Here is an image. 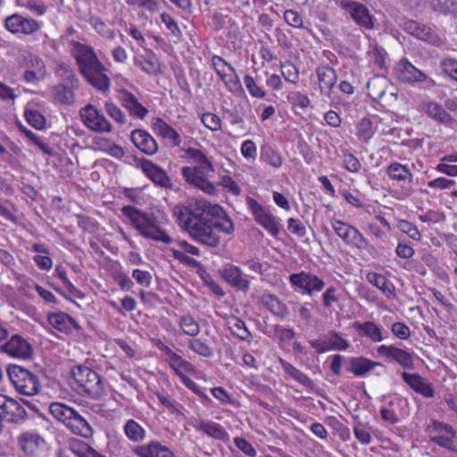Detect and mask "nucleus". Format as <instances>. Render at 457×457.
Returning a JSON list of instances; mask_svg holds the SVG:
<instances>
[{
	"mask_svg": "<svg viewBox=\"0 0 457 457\" xmlns=\"http://www.w3.org/2000/svg\"><path fill=\"white\" fill-rule=\"evenodd\" d=\"M172 214L180 228L193 240L210 247L220 245V232L226 235L234 232V224L225 211L220 205L204 199H195L186 205H176Z\"/></svg>",
	"mask_w": 457,
	"mask_h": 457,
	"instance_id": "f257e3e1",
	"label": "nucleus"
},
{
	"mask_svg": "<svg viewBox=\"0 0 457 457\" xmlns=\"http://www.w3.org/2000/svg\"><path fill=\"white\" fill-rule=\"evenodd\" d=\"M71 54L79 67L80 74L94 87L105 91L110 87V79L105 66L100 62L94 49L87 45L72 41Z\"/></svg>",
	"mask_w": 457,
	"mask_h": 457,
	"instance_id": "f03ea898",
	"label": "nucleus"
},
{
	"mask_svg": "<svg viewBox=\"0 0 457 457\" xmlns=\"http://www.w3.org/2000/svg\"><path fill=\"white\" fill-rule=\"evenodd\" d=\"M185 152L195 165L193 167H183L181 170L183 178L188 184L198 187L207 194L213 195L216 188L208 179L214 170L212 162L199 149L189 147Z\"/></svg>",
	"mask_w": 457,
	"mask_h": 457,
	"instance_id": "7ed1b4c3",
	"label": "nucleus"
},
{
	"mask_svg": "<svg viewBox=\"0 0 457 457\" xmlns=\"http://www.w3.org/2000/svg\"><path fill=\"white\" fill-rule=\"evenodd\" d=\"M121 212L144 237L166 245L173 241L172 237L160 227L159 221L153 214L143 212L131 205L123 206Z\"/></svg>",
	"mask_w": 457,
	"mask_h": 457,
	"instance_id": "20e7f679",
	"label": "nucleus"
},
{
	"mask_svg": "<svg viewBox=\"0 0 457 457\" xmlns=\"http://www.w3.org/2000/svg\"><path fill=\"white\" fill-rule=\"evenodd\" d=\"M51 415L61 422L71 434L89 439L94 436V428L88 420L75 408L62 403H52L49 405Z\"/></svg>",
	"mask_w": 457,
	"mask_h": 457,
	"instance_id": "39448f33",
	"label": "nucleus"
},
{
	"mask_svg": "<svg viewBox=\"0 0 457 457\" xmlns=\"http://www.w3.org/2000/svg\"><path fill=\"white\" fill-rule=\"evenodd\" d=\"M77 391L92 399H98L104 394V382L97 372L87 366L78 365L71 370Z\"/></svg>",
	"mask_w": 457,
	"mask_h": 457,
	"instance_id": "423d86ee",
	"label": "nucleus"
},
{
	"mask_svg": "<svg viewBox=\"0 0 457 457\" xmlns=\"http://www.w3.org/2000/svg\"><path fill=\"white\" fill-rule=\"evenodd\" d=\"M7 375L19 394L33 396L40 392L41 383L38 377L29 370L19 365H10Z\"/></svg>",
	"mask_w": 457,
	"mask_h": 457,
	"instance_id": "0eeeda50",
	"label": "nucleus"
},
{
	"mask_svg": "<svg viewBox=\"0 0 457 457\" xmlns=\"http://www.w3.org/2000/svg\"><path fill=\"white\" fill-rule=\"evenodd\" d=\"M369 96L384 105H392L397 100V92L389 80L383 76L370 79L367 84Z\"/></svg>",
	"mask_w": 457,
	"mask_h": 457,
	"instance_id": "6e6552de",
	"label": "nucleus"
},
{
	"mask_svg": "<svg viewBox=\"0 0 457 457\" xmlns=\"http://www.w3.org/2000/svg\"><path fill=\"white\" fill-rule=\"evenodd\" d=\"M426 432L429 434L431 442L451 452L457 453V449L453 445L456 432L452 426L434 420L426 428Z\"/></svg>",
	"mask_w": 457,
	"mask_h": 457,
	"instance_id": "1a4fd4ad",
	"label": "nucleus"
},
{
	"mask_svg": "<svg viewBox=\"0 0 457 457\" xmlns=\"http://www.w3.org/2000/svg\"><path fill=\"white\" fill-rule=\"evenodd\" d=\"M331 227L337 237H340L346 245L360 250H365L368 248V240L354 226L335 219L331 220Z\"/></svg>",
	"mask_w": 457,
	"mask_h": 457,
	"instance_id": "9d476101",
	"label": "nucleus"
},
{
	"mask_svg": "<svg viewBox=\"0 0 457 457\" xmlns=\"http://www.w3.org/2000/svg\"><path fill=\"white\" fill-rule=\"evenodd\" d=\"M246 206L253 216L254 220L266 229L272 237L279 234L276 218L264 206L253 197L246 198Z\"/></svg>",
	"mask_w": 457,
	"mask_h": 457,
	"instance_id": "9b49d317",
	"label": "nucleus"
},
{
	"mask_svg": "<svg viewBox=\"0 0 457 457\" xmlns=\"http://www.w3.org/2000/svg\"><path fill=\"white\" fill-rule=\"evenodd\" d=\"M79 116L83 124L96 133H108L112 129V124L103 113L92 104H87L79 110Z\"/></svg>",
	"mask_w": 457,
	"mask_h": 457,
	"instance_id": "f8f14e48",
	"label": "nucleus"
},
{
	"mask_svg": "<svg viewBox=\"0 0 457 457\" xmlns=\"http://www.w3.org/2000/svg\"><path fill=\"white\" fill-rule=\"evenodd\" d=\"M212 62L215 71L228 90L234 94L241 93L243 88L236 70L220 56H213Z\"/></svg>",
	"mask_w": 457,
	"mask_h": 457,
	"instance_id": "ddd939ff",
	"label": "nucleus"
},
{
	"mask_svg": "<svg viewBox=\"0 0 457 457\" xmlns=\"http://www.w3.org/2000/svg\"><path fill=\"white\" fill-rule=\"evenodd\" d=\"M18 445L25 457H44L46 440L38 433H21L18 437Z\"/></svg>",
	"mask_w": 457,
	"mask_h": 457,
	"instance_id": "4468645a",
	"label": "nucleus"
},
{
	"mask_svg": "<svg viewBox=\"0 0 457 457\" xmlns=\"http://www.w3.org/2000/svg\"><path fill=\"white\" fill-rule=\"evenodd\" d=\"M309 343L317 353H324L328 351H344L350 346V343L336 331H330L323 337L311 340Z\"/></svg>",
	"mask_w": 457,
	"mask_h": 457,
	"instance_id": "2eb2a0df",
	"label": "nucleus"
},
{
	"mask_svg": "<svg viewBox=\"0 0 457 457\" xmlns=\"http://www.w3.org/2000/svg\"><path fill=\"white\" fill-rule=\"evenodd\" d=\"M6 29L12 34L32 35L41 28L38 21L31 18L23 17L18 13L5 18Z\"/></svg>",
	"mask_w": 457,
	"mask_h": 457,
	"instance_id": "dca6fc26",
	"label": "nucleus"
},
{
	"mask_svg": "<svg viewBox=\"0 0 457 457\" xmlns=\"http://www.w3.org/2000/svg\"><path fill=\"white\" fill-rule=\"evenodd\" d=\"M0 350L11 357L22 360L29 359L33 353L31 345L19 335L12 336L7 342L0 346Z\"/></svg>",
	"mask_w": 457,
	"mask_h": 457,
	"instance_id": "f3484780",
	"label": "nucleus"
},
{
	"mask_svg": "<svg viewBox=\"0 0 457 457\" xmlns=\"http://www.w3.org/2000/svg\"><path fill=\"white\" fill-rule=\"evenodd\" d=\"M288 279L293 287L303 289L309 295L320 292L325 287V282L316 275L304 271L291 274Z\"/></svg>",
	"mask_w": 457,
	"mask_h": 457,
	"instance_id": "a211bd4d",
	"label": "nucleus"
},
{
	"mask_svg": "<svg viewBox=\"0 0 457 457\" xmlns=\"http://www.w3.org/2000/svg\"><path fill=\"white\" fill-rule=\"evenodd\" d=\"M343 7L359 26L366 29L374 28L375 19L364 4L355 1H348L343 4Z\"/></svg>",
	"mask_w": 457,
	"mask_h": 457,
	"instance_id": "6ab92c4d",
	"label": "nucleus"
},
{
	"mask_svg": "<svg viewBox=\"0 0 457 457\" xmlns=\"http://www.w3.org/2000/svg\"><path fill=\"white\" fill-rule=\"evenodd\" d=\"M377 353L382 357L395 361L404 369H414V359L412 355L403 349L397 348L395 345H382L377 348Z\"/></svg>",
	"mask_w": 457,
	"mask_h": 457,
	"instance_id": "aec40b11",
	"label": "nucleus"
},
{
	"mask_svg": "<svg viewBox=\"0 0 457 457\" xmlns=\"http://www.w3.org/2000/svg\"><path fill=\"white\" fill-rule=\"evenodd\" d=\"M139 167L141 168L144 174L149 178L154 184L165 187L170 188L172 187L171 180L167 175L166 171L151 161L142 159L139 162Z\"/></svg>",
	"mask_w": 457,
	"mask_h": 457,
	"instance_id": "412c9836",
	"label": "nucleus"
},
{
	"mask_svg": "<svg viewBox=\"0 0 457 457\" xmlns=\"http://www.w3.org/2000/svg\"><path fill=\"white\" fill-rule=\"evenodd\" d=\"M133 453L137 457H176L170 447L156 440L136 445Z\"/></svg>",
	"mask_w": 457,
	"mask_h": 457,
	"instance_id": "4be33fe9",
	"label": "nucleus"
},
{
	"mask_svg": "<svg viewBox=\"0 0 457 457\" xmlns=\"http://www.w3.org/2000/svg\"><path fill=\"white\" fill-rule=\"evenodd\" d=\"M403 380L416 393L425 398H432L435 395L433 385L418 373H402Z\"/></svg>",
	"mask_w": 457,
	"mask_h": 457,
	"instance_id": "5701e85b",
	"label": "nucleus"
},
{
	"mask_svg": "<svg viewBox=\"0 0 457 457\" xmlns=\"http://www.w3.org/2000/svg\"><path fill=\"white\" fill-rule=\"evenodd\" d=\"M220 275L230 286L244 292L248 291L250 281L237 266L232 264L225 266L220 270Z\"/></svg>",
	"mask_w": 457,
	"mask_h": 457,
	"instance_id": "b1692460",
	"label": "nucleus"
},
{
	"mask_svg": "<svg viewBox=\"0 0 457 457\" xmlns=\"http://www.w3.org/2000/svg\"><path fill=\"white\" fill-rule=\"evenodd\" d=\"M47 321L52 328L65 334L71 333L72 329L80 330L81 328L71 316L63 312H49Z\"/></svg>",
	"mask_w": 457,
	"mask_h": 457,
	"instance_id": "393cba45",
	"label": "nucleus"
},
{
	"mask_svg": "<svg viewBox=\"0 0 457 457\" xmlns=\"http://www.w3.org/2000/svg\"><path fill=\"white\" fill-rule=\"evenodd\" d=\"M172 256L181 263L195 266L198 262L195 259L187 256V253L191 255L199 256L200 249L186 240H179L176 242V246L170 247Z\"/></svg>",
	"mask_w": 457,
	"mask_h": 457,
	"instance_id": "a878e982",
	"label": "nucleus"
},
{
	"mask_svg": "<svg viewBox=\"0 0 457 457\" xmlns=\"http://www.w3.org/2000/svg\"><path fill=\"white\" fill-rule=\"evenodd\" d=\"M320 94L330 98L331 91L337 81L336 71L328 65H321L316 69Z\"/></svg>",
	"mask_w": 457,
	"mask_h": 457,
	"instance_id": "bb28decb",
	"label": "nucleus"
},
{
	"mask_svg": "<svg viewBox=\"0 0 457 457\" xmlns=\"http://www.w3.org/2000/svg\"><path fill=\"white\" fill-rule=\"evenodd\" d=\"M395 72L397 79L405 83L422 82L427 79L426 74L407 60H401L397 63Z\"/></svg>",
	"mask_w": 457,
	"mask_h": 457,
	"instance_id": "cd10ccee",
	"label": "nucleus"
},
{
	"mask_svg": "<svg viewBox=\"0 0 457 457\" xmlns=\"http://www.w3.org/2000/svg\"><path fill=\"white\" fill-rule=\"evenodd\" d=\"M131 141L141 152L153 155L158 150L155 139L144 129H135L130 135Z\"/></svg>",
	"mask_w": 457,
	"mask_h": 457,
	"instance_id": "c85d7f7f",
	"label": "nucleus"
},
{
	"mask_svg": "<svg viewBox=\"0 0 457 457\" xmlns=\"http://www.w3.org/2000/svg\"><path fill=\"white\" fill-rule=\"evenodd\" d=\"M119 99L122 106L128 110L131 116L142 120L148 113V110L138 102L137 98L126 89L120 91Z\"/></svg>",
	"mask_w": 457,
	"mask_h": 457,
	"instance_id": "c756f323",
	"label": "nucleus"
},
{
	"mask_svg": "<svg viewBox=\"0 0 457 457\" xmlns=\"http://www.w3.org/2000/svg\"><path fill=\"white\" fill-rule=\"evenodd\" d=\"M194 428L216 440L227 442L229 439V435L225 428L220 424L213 421L201 420L195 424Z\"/></svg>",
	"mask_w": 457,
	"mask_h": 457,
	"instance_id": "7c9ffc66",
	"label": "nucleus"
},
{
	"mask_svg": "<svg viewBox=\"0 0 457 457\" xmlns=\"http://www.w3.org/2000/svg\"><path fill=\"white\" fill-rule=\"evenodd\" d=\"M422 109L429 118L439 123L451 125L453 122V118L436 102L424 103Z\"/></svg>",
	"mask_w": 457,
	"mask_h": 457,
	"instance_id": "2f4dec72",
	"label": "nucleus"
},
{
	"mask_svg": "<svg viewBox=\"0 0 457 457\" xmlns=\"http://www.w3.org/2000/svg\"><path fill=\"white\" fill-rule=\"evenodd\" d=\"M386 172L390 179L398 183L411 184L413 180V174L410 169L399 162H393L388 165Z\"/></svg>",
	"mask_w": 457,
	"mask_h": 457,
	"instance_id": "473e14b6",
	"label": "nucleus"
},
{
	"mask_svg": "<svg viewBox=\"0 0 457 457\" xmlns=\"http://www.w3.org/2000/svg\"><path fill=\"white\" fill-rule=\"evenodd\" d=\"M349 367L347 370L352 372L356 377H363L376 366L380 365L379 362L373 361L365 357H352L349 360Z\"/></svg>",
	"mask_w": 457,
	"mask_h": 457,
	"instance_id": "72a5a7b5",
	"label": "nucleus"
},
{
	"mask_svg": "<svg viewBox=\"0 0 457 457\" xmlns=\"http://www.w3.org/2000/svg\"><path fill=\"white\" fill-rule=\"evenodd\" d=\"M153 129L157 135L162 137L165 139L170 140L173 145H180L181 139L179 134L162 118H156L154 120Z\"/></svg>",
	"mask_w": 457,
	"mask_h": 457,
	"instance_id": "f704fd0d",
	"label": "nucleus"
},
{
	"mask_svg": "<svg viewBox=\"0 0 457 457\" xmlns=\"http://www.w3.org/2000/svg\"><path fill=\"white\" fill-rule=\"evenodd\" d=\"M366 279L369 283L378 288L387 298H394L395 296L394 284L382 274L369 272L366 275Z\"/></svg>",
	"mask_w": 457,
	"mask_h": 457,
	"instance_id": "c9c22d12",
	"label": "nucleus"
},
{
	"mask_svg": "<svg viewBox=\"0 0 457 457\" xmlns=\"http://www.w3.org/2000/svg\"><path fill=\"white\" fill-rule=\"evenodd\" d=\"M134 62L137 66L140 67L144 72L149 75H155L160 71V62L152 52L146 55H136Z\"/></svg>",
	"mask_w": 457,
	"mask_h": 457,
	"instance_id": "e433bc0d",
	"label": "nucleus"
},
{
	"mask_svg": "<svg viewBox=\"0 0 457 457\" xmlns=\"http://www.w3.org/2000/svg\"><path fill=\"white\" fill-rule=\"evenodd\" d=\"M227 327L233 336L242 341L250 342L253 336L245 323L237 316H230L227 320Z\"/></svg>",
	"mask_w": 457,
	"mask_h": 457,
	"instance_id": "4c0bfd02",
	"label": "nucleus"
},
{
	"mask_svg": "<svg viewBox=\"0 0 457 457\" xmlns=\"http://www.w3.org/2000/svg\"><path fill=\"white\" fill-rule=\"evenodd\" d=\"M261 302L275 316L285 318L288 313L286 304L275 295L264 294L261 298Z\"/></svg>",
	"mask_w": 457,
	"mask_h": 457,
	"instance_id": "58836bf2",
	"label": "nucleus"
},
{
	"mask_svg": "<svg viewBox=\"0 0 457 457\" xmlns=\"http://www.w3.org/2000/svg\"><path fill=\"white\" fill-rule=\"evenodd\" d=\"M353 328L359 334L370 338L373 342H381L384 339L380 328L372 321L355 322Z\"/></svg>",
	"mask_w": 457,
	"mask_h": 457,
	"instance_id": "ea45409f",
	"label": "nucleus"
},
{
	"mask_svg": "<svg viewBox=\"0 0 457 457\" xmlns=\"http://www.w3.org/2000/svg\"><path fill=\"white\" fill-rule=\"evenodd\" d=\"M69 448L78 457H105L86 442L77 438L69 441Z\"/></svg>",
	"mask_w": 457,
	"mask_h": 457,
	"instance_id": "a19ab883",
	"label": "nucleus"
},
{
	"mask_svg": "<svg viewBox=\"0 0 457 457\" xmlns=\"http://www.w3.org/2000/svg\"><path fill=\"white\" fill-rule=\"evenodd\" d=\"M123 431L128 439L133 443L142 442L146 434L145 429L132 419L126 421Z\"/></svg>",
	"mask_w": 457,
	"mask_h": 457,
	"instance_id": "79ce46f5",
	"label": "nucleus"
},
{
	"mask_svg": "<svg viewBox=\"0 0 457 457\" xmlns=\"http://www.w3.org/2000/svg\"><path fill=\"white\" fill-rule=\"evenodd\" d=\"M374 134L375 128L370 118L364 117L357 122L356 136L361 142L368 144Z\"/></svg>",
	"mask_w": 457,
	"mask_h": 457,
	"instance_id": "37998d69",
	"label": "nucleus"
},
{
	"mask_svg": "<svg viewBox=\"0 0 457 457\" xmlns=\"http://www.w3.org/2000/svg\"><path fill=\"white\" fill-rule=\"evenodd\" d=\"M54 99L62 104H71L74 102V94L71 87L59 84L53 88Z\"/></svg>",
	"mask_w": 457,
	"mask_h": 457,
	"instance_id": "c03bdc74",
	"label": "nucleus"
},
{
	"mask_svg": "<svg viewBox=\"0 0 457 457\" xmlns=\"http://www.w3.org/2000/svg\"><path fill=\"white\" fill-rule=\"evenodd\" d=\"M171 369L175 371V373L182 378L185 375V372L188 373H195V367L187 361L184 360L181 356L179 354L171 361H169Z\"/></svg>",
	"mask_w": 457,
	"mask_h": 457,
	"instance_id": "a18cd8bd",
	"label": "nucleus"
},
{
	"mask_svg": "<svg viewBox=\"0 0 457 457\" xmlns=\"http://www.w3.org/2000/svg\"><path fill=\"white\" fill-rule=\"evenodd\" d=\"M6 420L18 423L23 420L27 416V411L17 401L12 400L11 404L7 405Z\"/></svg>",
	"mask_w": 457,
	"mask_h": 457,
	"instance_id": "49530a36",
	"label": "nucleus"
},
{
	"mask_svg": "<svg viewBox=\"0 0 457 457\" xmlns=\"http://www.w3.org/2000/svg\"><path fill=\"white\" fill-rule=\"evenodd\" d=\"M55 273L57 277L62 281L66 289L71 295L79 299H83L85 297V295L70 281L67 277L66 270L62 265L56 266Z\"/></svg>",
	"mask_w": 457,
	"mask_h": 457,
	"instance_id": "de8ad7c7",
	"label": "nucleus"
},
{
	"mask_svg": "<svg viewBox=\"0 0 457 457\" xmlns=\"http://www.w3.org/2000/svg\"><path fill=\"white\" fill-rule=\"evenodd\" d=\"M417 38L428 42L434 46H440L443 44V40L436 31L424 24L421 25L418 32Z\"/></svg>",
	"mask_w": 457,
	"mask_h": 457,
	"instance_id": "09e8293b",
	"label": "nucleus"
},
{
	"mask_svg": "<svg viewBox=\"0 0 457 457\" xmlns=\"http://www.w3.org/2000/svg\"><path fill=\"white\" fill-rule=\"evenodd\" d=\"M261 158L274 168H280L283 164V160L279 153L268 145L262 147Z\"/></svg>",
	"mask_w": 457,
	"mask_h": 457,
	"instance_id": "8fccbe9b",
	"label": "nucleus"
},
{
	"mask_svg": "<svg viewBox=\"0 0 457 457\" xmlns=\"http://www.w3.org/2000/svg\"><path fill=\"white\" fill-rule=\"evenodd\" d=\"M370 59L381 69L386 68V52L377 44H370L368 51Z\"/></svg>",
	"mask_w": 457,
	"mask_h": 457,
	"instance_id": "3c124183",
	"label": "nucleus"
},
{
	"mask_svg": "<svg viewBox=\"0 0 457 457\" xmlns=\"http://www.w3.org/2000/svg\"><path fill=\"white\" fill-rule=\"evenodd\" d=\"M179 324L183 332L188 336L195 337L200 332L199 324L189 315L181 317Z\"/></svg>",
	"mask_w": 457,
	"mask_h": 457,
	"instance_id": "603ef678",
	"label": "nucleus"
},
{
	"mask_svg": "<svg viewBox=\"0 0 457 457\" xmlns=\"http://www.w3.org/2000/svg\"><path fill=\"white\" fill-rule=\"evenodd\" d=\"M244 83L252 97L262 99L266 96V92L256 83L252 76L245 75L244 77Z\"/></svg>",
	"mask_w": 457,
	"mask_h": 457,
	"instance_id": "864d4df0",
	"label": "nucleus"
},
{
	"mask_svg": "<svg viewBox=\"0 0 457 457\" xmlns=\"http://www.w3.org/2000/svg\"><path fill=\"white\" fill-rule=\"evenodd\" d=\"M397 228L411 239L415 241L421 240L420 232L419 231L418 228L411 222L405 220H400L398 221Z\"/></svg>",
	"mask_w": 457,
	"mask_h": 457,
	"instance_id": "5fc2aeb1",
	"label": "nucleus"
},
{
	"mask_svg": "<svg viewBox=\"0 0 457 457\" xmlns=\"http://www.w3.org/2000/svg\"><path fill=\"white\" fill-rule=\"evenodd\" d=\"M25 118L28 123L36 129H42L45 127L46 119L37 110H26Z\"/></svg>",
	"mask_w": 457,
	"mask_h": 457,
	"instance_id": "6e6d98bb",
	"label": "nucleus"
},
{
	"mask_svg": "<svg viewBox=\"0 0 457 457\" xmlns=\"http://www.w3.org/2000/svg\"><path fill=\"white\" fill-rule=\"evenodd\" d=\"M21 131L25 134V136L34 144L36 145L42 152H44L46 154L52 155L53 150L52 148L44 142L39 137H37L35 133H33L31 130L22 127Z\"/></svg>",
	"mask_w": 457,
	"mask_h": 457,
	"instance_id": "4d7b16f0",
	"label": "nucleus"
},
{
	"mask_svg": "<svg viewBox=\"0 0 457 457\" xmlns=\"http://www.w3.org/2000/svg\"><path fill=\"white\" fill-rule=\"evenodd\" d=\"M201 120L202 123L212 131H219L221 129L220 118L212 112L204 113Z\"/></svg>",
	"mask_w": 457,
	"mask_h": 457,
	"instance_id": "13d9d810",
	"label": "nucleus"
},
{
	"mask_svg": "<svg viewBox=\"0 0 457 457\" xmlns=\"http://www.w3.org/2000/svg\"><path fill=\"white\" fill-rule=\"evenodd\" d=\"M188 346L192 351L201 356L210 357L212 354V348L200 339L189 340Z\"/></svg>",
	"mask_w": 457,
	"mask_h": 457,
	"instance_id": "bf43d9fd",
	"label": "nucleus"
},
{
	"mask_svg": "<svg viewBox=\"0 0 457 457\" xmlns=\"http://www.w3.org/2000/svg\"><path fill=\"white\" fill-rule=\"evenodd\" d=\"M106 113L119 124L126 122V116L123 112L112 102H106L104 104Z\"/></svg>",
	"mask_w": 457,
	"mask_h": 457,
	"instance_id": "052dcab7",
	"label": "nucleus"
},
{
	"mask_svg": "<svg viewBox=\"0 0 457 457\" xmlns=\"http://www.w3.org/2000/svg\"><path fill=\"white\" fill-rule=\"evenodd\" d=\"M281 73L284 79L290 83H296L298 80V71L291 62L281 64Z\"/></svg>",
	"mask_w": 457,
	"mask_h": 457,
	"instance_id": "680f3d73",
	"label": "nucleus"
},
{
	"mask_svg": "<svg viewBox=\"0 0 457 457\" xmlns=\"http://www.w3.org/2000/svg\"><path fill=\"white\" fill-rule=\"evenodd\" d=\"M287 99L292 105L300 107L302 109L308 108L311 104L309 97L300 92L289 93Z\"/></svg>",
	"mask_w": 457,
	"mask_h": 457,
	"instance_id": "e2e57ef3",
	"label": "nucleus"
},
{
	"mask_svg": "<svg viewBox=\"0 0 457 457\" xmlns=\"http://www.w3.org/2000/svg\"><path fill=\"white\" fill-rule=\"evenodd\" d=\"M283 17L286 23L293 28L301 29L303 27L302 16L295 10H286Z\"/></svg>",
	"mask_w": 457,
	"mask_h": 457,
	"instance_id": "0e129e2a",
	"label": "nucleus"
},
{
	"mask_svg": "<svg viewBox=\"0 0 457 457\" xmlns=\"http://www.w3.org/2000/svg\"><path fill=\"white\" fill-rule=\"evenodd\" d=\"M431 8L437 12L447 14L454 6L453 0H431Z\"/></svg>",
	"mask_w": 457,
	"mask_h": 457,
	"instance_id": "69168bd1",
	"label": "nucleus"
},
{
	"mask_svg": "<svg viewBox=\"0 0 457 457\" xmlns=\"http://www.w3.org/2000/svg\"><path fill=\"white\" fill-rule=\"evenodd\" d=\"M242 155L251 161H254L257 156V147L253 141L248 139L242 143L240 148Z\"/></svg>",
	"mask_w": 457,
	"mask_h": 457,
	"instance_id": "338daca9",
	"label": "nucleus"
},
{
	"mask_svg": "<svg viewBox=\"0 0 457 457\" xmlns=\"http://www.w3.org/2000/svg\"><path fill=\"white\" fill-rule=\"evenodd\" d=\"M443 71L457 81V60L447 58L441 62Z\"/></svg>",
	"mask_w": 457,
	"mask_h": 457,
	"instance_id": "774afa93",
	"label": "nucleus"
}]
</instances>
